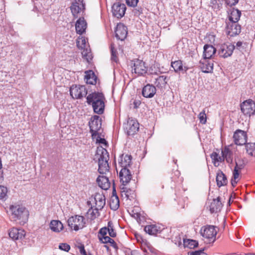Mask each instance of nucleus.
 I'll return each instance as SVG.
<instances>
[{"label":"nucleus","mask_w":255,"mask_h":255,"mask_svg":"<svg viewBox=\"0 0 255 255\" xmlns=\"http://www.w3.org/2000/svg\"><path fill=\"white\" fill-rule=\"evenodd\" d=\"M7 213L10 220L13 222L19 221L20 225L26 223L28 219L29 212L22 205L13 204L10 205Z\"/></svg>","instance_id":"nucleus-1"},{"label":"nucleus","mask_w":255,"mask_h":255,"mask_svg":"<svg viewBox=\"0 0 255 255\" xmlns=\"http://www.w3.org/2000/svg\"><path fill=\"white\" fill-rule=\"evenodd\" d=\"M109 154L107 149L102 146H98L94 160L98 165V172L101 174H106L109 171Z\"/></svg>","instance_id":"nucleus-2"},{"label":"nucleus","mask_w":255,"mask_h":255,"mask_svg":"<svg viewBox=\"0 0 255 255\" xmlns=\"http://www.w3.org/2000/svg\"><path fill=\"white\" fill-rule=\"evenodd\" d=\"M92 138L96 143H108L106 139L101 135L102 120L98 116H94L89 122Z\"/></svg>","instance_id":"nucleus-3"},{"label":"nucleus","mask_w":255,"mask_h":255,"mask_svg":"<svg viewBox=\"0 0 255 255\" xmlns=\"http://www.w3.org/2000/svg\"><path fill=\"white\" fill-rule=\"evenodd\" d=\"M86 99L88 104L92 106L95 113L99 115L103 113L105 109L104 101L105 98L102 93H92L87 96Z\"/></svg>","instance_id":"nucleus-4"},{"label":"nucleus","mask_w":255,"mask_h":255,"mask_svg":"<svg viewBox=\"0 0 255 255\" xmlns=\"http://www.w3.org/2000/svg\"><path fill=\"white\" fill-rule=\"evenodd\" d=\"M217 233V227L213 225L205 226L200 230L202 236L206 240V242L209 243L215 241Z\"/></svg>","instance_id":"nucleus-5"},{"label":"nucleus","mask_w":255,"mask_h":255,"mask_svg":"<svg viewBox=\"0 0 255 255\" xmlns=\"http://www.w3.org/2000/svg\"><path fill=\"white\" fill-rule=\"evenodd\" d=\"M68 226L75 231L82 229L85 225V218L82 216L76 215L70 217L68 221Z\"/></svg>","instance_id":"nucleus-6"},{"label":"nucleus","mask_w":255,"mask_h":255,"mask_svg":"<svg viewBox=\"0 0 255 255\" xmlns=\"http://www.w3.org/2000/svg\"><path fill=\"white\" fill-rule=\"evenodd\" d=\"M70 94L73 99H81L87 94V90L84 86H72L70 89Z\"/></svg>","instance_id":"nucleus-7"},{"label":"nucleus","mask_w":255,"mask_h":255,"mask_svg":"<svg viewBox=\"0 0 255 255\" xmlns=\"http://www.w3.org/2000/svg\"><path fill=\"white\" fill-rule=\"evenodd\" d=\"M132 73L137 74V76L143 75L146 73L147 67L145 66V63L140 60L135 59L133 61Z\"/></svg>","instance_id":"nucleus-8"},{"label":"nucleus","mask_w":255,"mask_h":255,"mask_svg":"<svg viewBox=\"0 0 255 255\" xmlns=\"http://www.w3.org/2000/svg\"><path fill=\"white\" fill-rule=\"evenodd\" d=\"M242 113L245 115L251 116L255 113V103L252 100H248L244 102L241 105Z\"/></svg>","instance_id":"nucleus-9"},{"label":"nucleus","mask_w":255,"mask_h":255,"mask_svg":"<svg viewBox=\"0 0 255 255\" xmlns=\"http://www.w3.org/2000/svg\"><path fill=\"white\" fill-rule=\"evenodd\" d=\"M70 9L73 15L75 17H77L79 13L84 12L85 9V4L83 2V0H75L71 6Z\"/></svg>","instance_id":"nucleus-10"},{"label":"nucleus","mask_w":255,"mask_h":255,"mask_svg":"<svg viewBox=\"0 0 255 255\" xmlns=\"http://www.w3.org/2000/svg\"><path fill=\"white\" fill-rule=\"evenodd\" d=\"M235 46L231 43H224L220 46L219 54L221 57L227 58L231 56Z\"/></svg>","instance_id":"nucleus-11"},{"label":"nucleus","mask_w":255,"mask_h":255,"mask_svg":"<svg viewBox=\"0 0 255 255\" xmlns=\"http://www.w3.org/2000/svg\"><path fill=\"white\" fill-rule=\"evenodd\" d=\"M126 5L120 2L115 3L112 6V13L114 16L120 18L124 16L126 10Z\"/></svg>","instance_id":"nucleus-12"},{"label":"nucleus","mask_w":255,"mask_h":255,"mask_svg":"<svg viewBox=\"0 0 255 255\" xmlns=\"http://www.w3.org/2000/svg\"><path fill=\"white\" fill-rule=\"evenodd\" d=\"M233 138L235 143H252L247 142V133L245 131L241 129H237L234 132Z\"/></svg>","instance_id":"nucleus-13"},{"label":"nucleus","mask_w":255,"mask_h":255,"mask_svg":"<svg viewBox=\"0 0 255 255\" xmlns=\"http://www.w3.org/2000/svg\"><path fill=\"white\" fill-rule=\"evenodd\" d=\"M125 128L127 134L128 135H132L138 130L139 124L136 120L128 119Z\"/></svg>","instance_id":"nucleus-14"},{"label":"nucleus","mask_w":255,"mask_h":255,"mask_svg":"<svg viewBox=\"0 0 255 255\" xmlns=\"http://www.w3.org/2000/svg\"><path fill=\"white\" fill-rule=\"evenodd\" d=\"M131 168H121L119 173V177L122 185H126L129 182L132 178Z\"/></svg>","instance_id":"nucleus-15"},{"label":"nucleus","mask_w":255,"mask_h":255,"mask_svg":"<svg viewBox=\"0 0 255 255\" xmlns=\"http://www.w3.org/2000/svg\"><path fill=\"white\" fill-rule=\"evenodd\" d=\"M8 234L13 241L21 240L24 238L25 232L22 229L13 228L9 231Z\"/></svg>","instance_id":"nucleus-16"},{"label":"nucleus","mask_w":255,"mask_h":255,"mask_svg":"<svg viewBox=\"0 0 255 255\" xmlns=\"http://www.w3.org/2000/svg\"><path fill=\"white\" fill-rule=\"evenodd\" d=\"M132 156L130 155L122 154L119 159V165L121 168H131Z\"/></svg>","instance_id":"nucleus-17"},{"label":"nucleus","mask_w":255,"mask_h":255,"mask_svg":"<svg viewBox=\"0 0 255 255\" xmlns=\"http://www.w3.org/2000/svg\"><path fill=\"white\" fill-rule=\"evenodd\" d=\"M115 33L118 39L124 40L128 34L127 28L123 24H119L117 26Z\"/></svg>","instance_id":"nucleus-18"},{"label":"nucleus","mask_w":255,"mask_h":255,"mask_svg":"<svg viewBox=\"0 0 255 255\" xmlns=\"http://www.w3.org/2000/svg\"><path fill=\"white\" fill-rule=\"evenodd\" d=\"M241 30V26L237 22H230L227 25L228 33L231 36L239 34Z\"/></svg>","instance_id":"nucleus-19"},{"label":"nucleus","mask_w":255,"mask_h":255,"mask_svg":"<svg viewBox=\"0 0 255 255\" xmlns=\"http://www.w3.org/2000/svg\"><path fill=\"white\" fill-rule=\"evenodd\" d=\"M126 185L121 186L122 196L127 199L132 200L135 197V191L133 189L127 188Z\"/></svg>","instance_id":"nucleus-20"},{"label":"nucleus","mask_w":255,"mask_h":255,"mask_svg":"<svg viewBox=\"0 0 255 255\" xmlns=\"http://www.w3.org/2000/svg\"><path fill=\"white\" fill-rule=\"evenodd\" d=\"M156 93V88L152 85L147 84L145 86L142 91L143 97L145 98H152Z\"/></svg>","instance_id":"nucleus-21"},{"label":"nucleus","mask_w":255,"mask_h":255,"mask_svg":"<svg viewBox=\"0 0 255 255\" xmlns=\"http://www.w3.org/2000/svg\"><path fill=\"white\" fill-rule=\"evenodd\" d=\"M87 28V23L83 17H80L76 21L75 24V28L76 32L79 34H82L85 32Z\"/></svg>","instance_id":"nucleus-22"},{"label":"nucleus","mask_w":255,"mask_h":255,"mask_svg":"<svg viewBox=\"0 0 255 255\" xmlns=\"http://www.w3.org/2000/svg\"><path fill=\"white\" fill-rule=\"evenodd\" d=\"M94 200L96 208L102 210L106 204V199L105 196L100 193H97L94 197Z\"/></svg>","instance_id":"nucleus-23"},{"label":"nucleus","mask_w":255,"mask_h":255,"mask_svg":"<svg viewBox=\"0 0 255 255\" xmlns=\"http://www.w3.org/2000/svg\"><path fill=\"white\" fill-rule=\"evenodd\" d=\"M163 229L162 227L156 225H149L144 227L145 232L151 235H156L160 233Z\"/></svg>","instance_id":"nucleus-24"},{"label":"nucleus","mask_w":255,"mask_h":255,"mask_svg":"<svg viewBox=\"0 0 255 255\" xmlns=\"http://www.w3.org/2000/svg\"><path fill=\"white\" fill-rule=\"evenodd\" d=\"M99 186L104 190H107L110 187V183L107 177L102 175L99 176L97 179Z\"/></svg>","instance_id":"nucleus-25"},{"label":"nucleus","mask_w":255,"mask_h":255,"mask_svg":"<svg viewBox=\"0 0 255 255\" xmlns=\"http://www.w3.org/2000/svg\"><path fill=\"white\" fill-rule=\"evenodd\" d=\"M154 84L156 87L162 90L164 89L167 84V77L164 75L159 76L154 78Z\"/></svg>","instance_id":"nucleus-26"},{"label":"nucleus","mask_w":255,"mask_h":255,"mask_svg":"<svg viewBox=\"0 0 255 255\" xmlns=\"http://www.w3.org/2000/svg\"><path fill=\"white\" fill-rule=\"evenodd\" d=\"M208 59H205L200 61V67L203 72H211L213 69V63Z\"/></svg>","instance_id":"nucleus-27"},{"label":"nucleus","mask_w":255,"mask_h":255,"mask_svg":"<svg viewBox=\"0 0 255 255\" xmlns=\"http://www.w3.org/2000/svg\"><path fill=\"white\" fill-rule=\"evenodd\" d=\"M216 49L212 45L206 44L204 46L203 56L205 59H210L215 54Z\"/></svg>","instance_id":"nucleus-28"},{"label":"nucleus","mask_w":255,"mask_h":255,"mask_svg":"<svg viewBox=\"0 0 255 255\" xmlns=\"http://www.w3.org/2000/svg\"><path fill=\"white\" fill-rule=\"evenodd\" d=\"M222 207V204L220 201V198L218 197L213 200L210 206V210L211 213L217 212L220 211Z\"/></svg>","instance_id":"nucleus-29"},{"label":"nucleus","mask_w":255,"mask_h":255,"mask_svg":"<svg viewBox=\"0 0 255 255\" xmlns=\"http://www.w3.org/2000/svg\"><path fill=\"white\" fill-rule=\"evenodd\" d=\"M85 79L87 84L95 85L97 82V77L92 70L85 72Z\"/></svg>","instance_id":"nucleus-30"},{"label":"nucleus","mask_w":255,"mask_h":255,"mask_svg":"<svg viewBox=\"0 0 255 255\" xmlns=\"http://www.w3.org/2000/svg\"><path fill=\"white\" fill-rule=\"evenodd\" d=\"M115 190L113 192L110 201V206L112 210L116 211L120 206V201L118 196L115 193Z\"/></svg>","instance_id":"nucleus-31"},{"label":"nucleus","mask_w":255,"mask_h":255,"mask_svg":"<svg viewBox=\"0 0 255 255\" xmlns=\"http://www.w3.org/2000/svg\"><path fill=\"white\" fill-rule=\"evenodd\" d=\"M216 182L217 186L219 187H221L227 184L228 182L227 179L226 175L222 171H219L217 172L216 176Z\"/></svg>","instance_id":"nucleus-32"},{"label":"nucleus","mask_w":255,"mask_h":255,"mask_svg":"<svg viewBox=\"0 0 255 255\" xmlns=\"http://www.w3.org/2000/svg\"><path fill=\"white\" fill-rule=\"evenodd\" d=\"M50 228L55 232H59L63 229L62 223L59 220H52L50 224Z\"/></svg>","instance_id":"nucleus-33"},{"label":"nucleus","mask_w":255,"mask_h":255,"mask_svg":"<svg viewBox=\"0 0 255 255\" xmlns=\"http://www.w3.org/2000/svg\"><path fill=\"white\" fill-rule=\"evenodd\" d=\"M241 11L238 9H233L229 15L230 22H237L241 16Z\"/></svg>","instance_id":"nucleus-34"},{"label":"nucleus","mask_w":255,"mask_h":255,"mask_svg":"<svg viewBox=\"0 0 255 255\" xmlns=\"http://www.w3.org/2000/svg\"><path fill=\"white\" fill-rule=\"evenodd\" d=\"M99 209L91 207L87 212V217L88 219L93 221L98 217L100 214L99 212Z\"/></svg>","instance_id":"nucleus-35"},{"label":"nucleus","mask_w":255,"mask_h":255,"mask_svg":"<svg viewBox=\"0 0 255 255\" xmlns=\"http://www.w3.org/2000/svg\"><path fill=\"white\" fill-rule=\"evenodd\" d=\"M171 66L174 69L176 72H178L181 71L186 72L188 68L186 67L183 68L182 63L181 60H177L171 63Z\"/></svg>","instance_id":"nucleus-36"},{"label":"nucleus","mask_w":255,"mask_h":255,"mask_svg":"<svg viewBox=\"0 0 255 255\" xmlns=\"http://www.w3.org/2000/svg\"><path fill=\"white\" fill-rule=\"evenodd\" d=\"M110 50L111 53V60L115 62H117L118 59V52L117 47L114 43H111L110 45Z\"/></svg>","instance_id":"nucleus-37"},{"label":"nucleus","mask_w":255,"mask_h":255,"mask_svg":"<svg viewBox=\"0 0 255 255\" xmlns=\"http://www.w3.org/2000/svg\"><path fill=\"white\" fill-rule=\"evenodd\" d=\"M210 156L215 166H218L219 165V162L224 161L223 157L219 156L216 152H213L211 154Z\"/></svg>","instance_id":"nucleus-38"},{"label":"nucleus","mask_w":255,"mask_h":255,"mask_svg":"<svg viewBox=\"0 0 255 255\" xmlns=\"http://www.w3.org/2000/svg\"><path fill=\"white\" fill-rule=\"evenodd\" d=\"M240 169L234 168L233 177L231 179V184L233 187L236 186L240 180Z\"/></svg>","instance_id":"nucleus-39"},{"label":"nucleus","mask_w":255,"mask_h":255,"mask_svg":"<svg viewBox=\"0 0 255 255\" xmlns=\"http://www.w3.org/2000/svg\"><path fill=\"white\" fill-rule=\"evenodd\" d=\"M82 55L83 58L85 59L88 62H90L93 58L90 49L89 47L82 49Z\"/></svg>","instance_id":"nucleus-40"},{"label":"nucleus","mask_w":255,"mask_h":255,"mask_svg":"<svg viewBox=\"0 0 255 255\" xmlns=\"http://www.w3.org/2000/svg\"><path fill=\"white\" fill-rule=\"evenodd\" d=\"M76 44L78 48L81 50L89 47L86 43V40L83 37H79L77 39Z\"/></svg>","instance_id":"nucleus-41"},{"label":"nucleus","mask_w":255,"mask_h":255,"mask_svg":"<svg viewBox=\"0 0 255 255\" xmlns=\"http://www.w3.org/2000/svg\"><path fill=\"white\" fill-rule=\"evenodd\" d=\"M184 245L189 248L193 249L198 246V243L195 240L188 239L184 240Z\"/></svg>","instance_id":"nucleus-42"},{"label":"nucleus","mask_w":255,"mask_h":255,"mask_svg":"<svg viewBox=\"0 0 255 255\" xmlns=\"http://www.w3.org/2000/svg\"><path fill=\"white\" fill-rule=\"evenodd\" d=\"M230 146V145L226 146L222 150V157L224 159V158H229L232 154Z\"/></svg>","instance_id":"nucleus-43"},{"label":"nucleus","mask_w":255,"mask_h":255,"mask_svg":"<svg viewBox=\"0 0 255 255\" xmlns=\"http://www.w3.org/2000/svg\"><path fill=\"white\" fill-rule=\"evenodd\" d=\"M247 152L252 156H255V144H245Z\"/></svg>","instance_id":"nucleus-44"},{"label":"nucleus","mask_w":255,"mask_h":255,"mask_svg":"<svg viewBox=\"0 0 255 255\" xmlns=\"http://www.w3.org/2000/svg\"><path fill=\"white\" fill-rule=\"evenodd\" d=\"M6 187L0 186V200H5L7 198Z\"/></svg>","instance_id":"nucleus-45"},{"label":"nucleus","mask_w":255,"mask_h":255,"mask_svg":"<svg viewBox=\"0 0 255 255\" xmlns=\"http://www.w3.org/2000/svg\"><path fill=\"white\" fill-rule=\"evenodd\" d=\"M198 118L199 119L200 123L202 124H205L207 122V116L205 114V111L203 110L200 112L198 115Z\"/></svg>","instance_id":"nucleus-46"},{"label":"nucleus","mask_w":255,"mask_h":255,"mask_svg":"<svg viewBox=\"0 0 255 255\" xmlns=\"http://www.w3.org/2000/svg\"><path fill=\"white\" fill-rule=\"evenodd\" d=\"M211 4L213 8L216 9H220L222 5L220 0H211Z\"/></svg>","instance_id":"nucleus-47"},{"label":"nucleus","mask_w":255,"mask_h":255,"mask_svg":"<svg viewBox=\"0 0 255 255\" xmlns=\"http://www.w3.org/2000/svg\"><path fill=\"white\" fill-rule=\"evenodd\" d=\"M245 163L243 160L238 159L236 161V166L235 168L241 170L244 167Z\"/></svg>","instance_id":"nucleus-48"},{"label":"nucleus","mask_w":255,"mask_h":255,"mask_svg":"<svg viewBox=\"0 0 255 255\" xmlns=\"http://www.w3.org/2000/svg\"><path fill=\"white\" fill-rule=\"evenodd\" d=\"M59 249L65 252H68L70 249V246L67 244L62 243L59 245Z\"/></svg>","instance_id":"nucleus-49"},{"label":"nucleus","mask_w":255,"mask_h":255,"mask_svg":"<svg viewBox=\"0 0 255 255\" xmlns=\"http://www.w3.org/2000/svg\"><path fill=\"white\" fill-rule=\"evenodd\" d=\"M108 232V231L107 229V227H104L101 228L98 235V238L99 237H102V236H107V233Z\"/></svg>","instance_id":"nucleus-50"},{"label":"nucleus","mask_w":255,"mask_h":255,"mask_svg":"<svg viewBox=\"0 0 255 255\" xmlns=\"http://www.w3.org/2000/svg\"><path fill=\"white\" fill-rule=\"evenodd\" d=\"M98 239L100 242L103 244L109 243V242L111 240V238L107 236H102V237H99Z\"/></svg>","instance_id":"nucleus-51"},{"label":"nucleus","mask_w":255,"mask_h":255,"mask_svg":"<svg viewBox=\"0 0 255 255\" xmlns=\"http://www.w3.org/2000/svg\"><path fill=\"white\" fill-rule=\"evenodd\" d=\"M139 0H126V3L128 5L132 7H135L137 5V4Z\"/></svg>","instance_id":"nucleus-52"},{"label":"nucleus","mask_w":255,"mask_h":255,"mask_svg":"<svg viewBox=\"0 0 255 255\" xmlns=\"http://www.w3.org/2000/svg\"><path fill=\"white\" fill-rule=\"evenodd\" d=\"M188 255H207V254L204 253L202 250L197 251L195 252H192L188 253Z\"/></svg>","instance_id":"nucleus-53"},{"label":"nucleus","mask_w":255,"mask_h":255,"mask_svg":"<svg viewBox=\"0 0 255 255\" xmlns=\"http://www.w3.org/2000/svg\"><path fill=\"white\" fill-rule=\"evenodd\" d=\"M225 1L226 3L229 6H232L233 5H236L238 2L239 0H224Z\"/></svg>","instance_id":"nucleus-54"},{"label":"nucleus","mask_w":255,"mask_h":255,"mask_svg":"<svg viewBox=\"0 0 255 255\" xmlns=\"http://www.w3.org/2000/svg\"><path fill=\"white\" fill-rule=\"evenodd\" d=\"M108 233L111 237L114 238L116 236V232L114 228H111L108 231Z\"/></svg>","instance_id":"nucleus-55"},{"label":"nucleus","mask_w":255,"mask_h":255,"mask_svg":"<svg viewBox=\"0 0 255 255\" xmlns=\"http://www.w3.org/2000/svg\"><path fill=\"white\" fill-rule=\"evenodd\" d=\"M109 243H110L111 246L115 249L118 248L117 245L113 239H111V241L109 242Z\"/></svg>","instance_id":"nucleus-56"},{"label":"nucleus","mask_w":255,"mask_h":255,"mask_svg":"<svg viewBox=\"0 0 255 255\" xmlns=\"http://www.w3.org/2000/svg\"><path fill=\"white\" fill-rule=\"evenodd\" d=\"M80 249V252L81 255H87L86 251L84 249V246H81L79 248Z\"/></svg>","instance_id":"nucleus-57"},{"label":"nucleus","mask_w":255,"mask_h":255,"mask_svg":"<svg viewBox=\"0 0 255 255\" xmlns=\"http://www.w3.org/2000/svg\"><path fill=\"white\" fill-rule=\"evenodd\" d=\"M111 228H114L113 224L112 221H109L108 223V226L107 227V229L108 231H109Z\"/></svg>","instance_id":"nucleus-58"},{"label":"nucleus","mask_w":255,"mask_h":255,"mask_svg":"<svg viewBox=\"0 0 255 255\" xmlns=\"http://www.w3.org/2000/svg\"><path fill=\"white\" fill-rule=\"evenodd\" d=\"M243 44V43L241 41H238L237 42L235 47H236L239 50H241L242 45Z\"/></svg>","instance_id":"nucleus-59"},{"label":"nucleus","mask_w":255,"mask_h":255,"mask_svg":"<svg viewBox=\"0 0 255 255\" xmlns=\"http://www.w3.org/2000/svg\"><path fill=\"white\" fill-rule=\"evenodd\" d=\"M134 105H135V107H136V108L137 107V104H138V105L139 104V103L138 102H134Z\"/></svg>","instance_id":"nucleus-60"},{"label":"nucleus","mask_w":255,"mask_h":255,"mask_svg":"<svg viewBox=\"0 0 255 255\" xmlns=\"http://www.w3.org/2000/svg\"><path fill=\"white\" fill-rule=\"evenodd\" d=\"M104 247H105V248H106L107 249V250H109V247H108V246H107V245H105V246H104Z\"/></svg>","instance_id":"nucleus-61"},{"label":"nucleus","mask_w":255,"mask_h":255,"mask_svg":"<svg viewBox=\"0 0 255 255\" xmlns=\"http://www.w3.org/2000/svg\"><path fill=\"white\" fill-rule=\"evenodd\" d=\"M250 255H255V254H251Z\"/></svg>","instance_id":"nucleus-62"},{"label":"nucleus","mask_w":255,"mask_h":255,"mask_svg":"<svg viewBox=\"0 0 255 255\" xmlns=\"http://www.w3.org/2000/svg\"><path fill=\"white\" fill-rule=\"evenodd\" d=\"M104 145H105L106 146H107L108 145V144H104Z\"/></svg>","instance_id":"nucleus-63"},{"label":"nucleus","mask_w":255,"mask_h":255,"mask_svg":"<svg viewBox=\"0 0 255 255\" xmlns=\"http://www.w3.org/2000/svg\"><path fill=\"white\" fill-rule=\"evenodd\" d=\"M145 255H147L145 254Z\"/></svg>","instance_id":"nucleus-64"}]
</instances>
